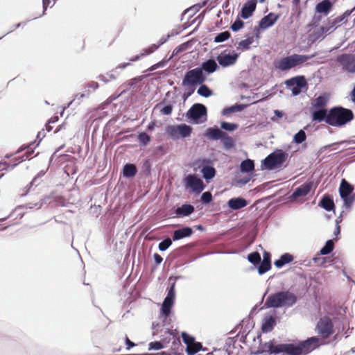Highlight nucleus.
I'll use <instances>...</instances> for the list:
<instances>
[{"instance_id": "bb28decb", "label": "nucleus", "mask_w": 355, "mask_h": 355, "mask_svg": "<svg viewBox=\"0 0 355 355\" xmlns=\"http://www.w3.org/2000/svg\"><path fill=\"white\" fill-rule=\"evenodd\" d=\"M318 206L327 211H333L334 214L336 213V206L331 195L327 193L324 194L319 200Z\"/></svg>"}, {"instance_id": "338daca9", "label": "nucleus", "mask_w": 355, "mask_h": 355, "mask_svg": "<svg viewBox=\"0 0 355 355\" xmlns=\"http://www.w3.org/2000/svg\"><path fill=\"white\" fill-rule=\"evenodd\" d=\"M322 17H324L323 15H315L312 19H311V21L310 22V24H309V26H311V27H317L319 26L320 24V22L322 20Z\"/></svg>"}, {"instance_id": "412c9836", "label": "nucleus", "mask_w": 355, "mask_h": 355, "mask_svg": "<svg viewBox=\"0 0 355 355\" xmlns=\"http://www.w3.org/2000/svg\"><path fill=\"white\" fill-rule=\"evenodd\" d=\"M217 62L216 58L211 57L208 60L202 62L198 67L206 76V78H207V76L213 73L219 68Z\"/></svg>"}, {"instance_id": "39448f33", "label": "nucleus", "mask_w": 355, "mask_h": 355, "mask_svg": "<svg viewBox=\"0 0 355 355\" xmlns=\"http://www.w3.org/2000/svg\"><path fill=\"white\" fill-rule=\"evenodd\" d=\"M329 125L343 127L354 119V114L352 110L338 105L329 109Z\"/></svg>"}, {"instance_id": "a878e982", "label": "nucleus", "mask_w": 355, "mask_h": 355, "mask_svg": "<svg viewBox=\"0 0 355 355\" xmlns=\"http://www.w3.org/2000/svg\"><path fill=\"white\" fill-rule=\"evenodd\" d=\"M193 230L189 226H184L181 228L174 230L172 233L173 241H177L185 238L190 237L193 234Z\"/></svg>"}, {"instance_id": "f3484780", "label": "nucleus", "mask_w": 355, "mask_h": 355, "mask_svg": "<svg viewBox=\"0 0 355 355\" xmlns=\"http://www.w3.org/2000/svg\"><path fill=\"white\" fill-rule=\"evenodd\" d=\"M277 319L275 311L272 314H266L261 323V331L264 334L272 331L277 324Z\"/></svg>"}, {"instance_id": "c756f323", "label": "nucleus", "mask_w": 355, "mask_h": 355, "mask_svg": "<svg viewBox=\"0 0 355 355\" xmlns=\"http://www.w3.org/2000/svg\"><path fill=\"white\" fill-rule=\"evenodd\" d=\"M138 172L137 166L133 163H125L121 171L123 178L128 180L133 179Z\"/></svg>"}, {"instance_id": "cd10ccee", "label": "nucleus", "mask_w": 355, "mask_h": 355, "mask_svg": "<svg viewBox=\"0 0 355 355\" xmlns=\"http://www.w3.org/2000/svg\"><path fill=\"white\" fill-rule=\"evenodd\" d=\"M329 100V94L327 92L320 94L311 103L310 109H327L326 107Z\"/></svg>"}, {"instance_id": "5701e85b", "label": "nucleus", "mask_w": 355, "mask_h": 355, "mask_svg": "<svg viewBox=\"0 0 355 355\" xmlns=\"http://www.w3.org/2000/svg\"><path fill=\"white\" fill-rule=\"evenodd\" d=\"M311 120L316 122L324 121L327 124L329 125L328 121L329 116V110L327 109H310Z\"/></svg>"}, {"instance_id": "ea45409f", "label": "nucleus", "mask_w": 355, "mask_h": 355, "mask_svg": "<svg viewBox=\"0 0 355 355\" xmlns=\"http://www.w3.org/2000/svg\"><path fill=\"white\" fill-rule=\"evenodd\" d=\"M200 351H206V349L203 348L201 343L197 341H195L189 347H187L185 349L187 355H195Z\"/></svg>"}, {"instance_id": "20e7f679", "label": "nucleus", "mask_w": 355, "mask_h": 355, "mask_svg": "<svg viewBox=\"0 0 355 355\" xmlns=\"http://www.w3.org/2000/svg\"><path fill=\"white\" fill-rule=\"evenodd\" d=\"M288 153L282 149H275L261 162V170L273 171L286 168L288 165Z\"/></svg>"}, {"instance_id": "9b49d317", "label": "nucleus", "mask_w": 355, "mask_h": 355, "mask_svg": "<svg viewBox=\"0 0 355 355\" xmlns=\"http://www.w3.org/2000/svg\"><path fill=\"white\" fill-rule=\"evenodd\" d=\"M206 80V76L197 67L186 71L182 81V85L197 87L200 83H205Z\"/></svg>"}, {"instance_id": "13d9d810", "label": "nucleus", "mask_w": 355, "mask_h": 355, "mask_svg": "<svg viewBox=\"0 0 355 355\" xmlns=\"http://www.w3.org/2000/svg\"><path fill=\"white\" fill-rule=\"evenodd\" d=\"M252 178V175H249L248 177H244L243 178L237 179L235 180L234 185L236 187H242L243 186L247 184Z\"/></svg>"}, {"instance_id": "2f4dec72", "label": "nucleus", "mask_w": 355, "mask_h": 355, "mask_svg": "<svg viewBox=\"0 0 355 355\" xmlns=\"http://www.w3.org/2000/svg\"><path fill=\"white\" fill-rule=\"evenodd\" d=\"M247 105L243 103H236L232 105L226 106L221 110V115L227 118L235 112H240L246 108Z\"/></svg>"}, {"instance_id": "69168bd1", "label": "nucleus", "mask_w": 355, "mask_h": 355, "mask_svg": "<svg viewBox=\"0 0 355 355\" xmlns=\"http://www.w3.org/2000/svg\"><path fill=\"white\" fill-rule=\"evenodd\" d=\"M241 326V329L239 334H250V329L253 327L252 322H250V320H248V323L245 324V327H243V324H240L236 326V328H239Z\"/></svg>"}, {"instance_id": "09e8293b", "label": "nucleus", "mask_w": 355, "mask_h": 355, "mask_svg": "<svg viewBox=\"0 0 355 355\" xmlns=\"http://www.w3.org/2000/svg\"><path fill=\"white\" fill-rule=\"evenodd\" d=\"M86 96V94L85 93H82V94H76L75 96H74V98L71 101H69L67 106H65L64 107V109L62 110V111L60 112V115L62 116L63 113H64V111L66 108L67 107H69L71 105H73V103L76 104V105H80V102H81V99L84 97Z\"/></svg>"}, {"instance_id": "a18cd8bd", "label": "nucleus", "mask_w": 355, "mask_h": 355, "mask_svg": "<svg viewBox=\"0 0 355 355\" xmlns=\"http://www.w3.org/2000/svg\"><path fill=\"white\" fill-rule=\"evenodd\" d=\"M231 37V33L229 31H225L216 35L214 38V42L222 43Z\"/></svg>"}, {"instance_id": "a211bd4d", "label": "nucleus", "mask_w": 355, "mask_h": 355, "mask_svg": "<svg viewBox=\"0 0 355 355\" xmlns=\"http://www.w3.org/2000/svg\"><path fill=\"white\" fill-rule=\"evenodd\" d=\"M258 0H247L242 6L239 16L243 19L251 17L256 10Z\"/></svg>"}, {"instance_id": "393cba45", "label": "nucleus", "mask_w": 355, "mask_h": 355, "mask_svg": "<svg viewBox=\"0 0 355 355\" xmlns=\"http://www.w3.org/2000/svg\"><path fill=\"white\" fill-rule=\"evenodd\" d=\"M194 211L195 207L193 205L189 202H184L181 206H178L173 213L176 218H182L191 216Z\"/></svg>"}, {"instance_id": "0e129e2a", "label": "nucleus", "mask_w": 355, "mask_h": 355, "mask_svg": "<svg viewBox=\"0 0 355 355\" xmlns=\"http://www.w3.org/2000/svg\"><path fill=\"white\" fill-rule=\"evenodd\" d=\"M15 162L12 164H9L6 162H1L0 164H2L4 166L3 168V170L10 171V170L14 169L20 163L19 157L15 158Z\"/></svg>"}, {"instance_id": "3c124183", "label": "nucleus", "mask_w": 355, "mask_h": 355, "mask_svg": "<svg viewBox=\"0 0 355 355\" xmlns=\"http://www.w3.org/2000/svg\"><path fill=\"white\" fill-rule=\"evenodd\" d=\"M241 17L238 15L235 21L230 25V29L233 32H238L242 29L245 25V23L241 19Z\"/></svg>"}, {"instance_id": "0eeeda50", "label": "nucleus", "mask_w": 355, "mask_h": 355, "mask_svg": "<svg viewBox=\"0 0 355 355\" xmlns=\"http://www.w3.org/2000/svg\"><path fill=\"white\" fill-rule=\"evenodd\" d=\"M187 121L195 125L202 124L207 121V108L200 103L193 104L184 114Z\"/></svg>"}, {"instance_id": "79ce46f5", "label": "nucleus", "mask_w": 355, "mask_h": 355, "mask_svg": "<svg viewBox=\"0 0 355 355\" xmlns=\"http://www.w3.org/2000/svg\"><path fill=\"white\" fill-rule=\"evenodd\" d=\"M220 130L224 132H234L236 130L239 128V124L236 123H232V122H228L225 121H222L220 123Z\"/></svg>"}, {"instance_id": "4d7b16f0", "label": "nucleus", "mask_w": 355, "mask_h": 355, "mask_svg": "<svg viewBox=\"0 0 355 355\" xmlns=\"http://www.w3.org/2000/svg\"><path fill=\"white\" fill-rule=\"evenodd\" d=\"M213 201L212 194L209 191H205L201 194L200 202L204 205H209Z\"/></svg>"}, {"instance_id": "8fccbe9b", "label": "nucleus", "mask_w": 355, "mask_h": 355, "mask_svg": "<svg viewBox=\"0 0 355 355\" xmlns=\"http://www.w3.org/2000/svg\"><path fill=\"white\" fill-rule=\"evenodd\" d=\"M173 241V239H170L168 236L164 237L158 244L159 250L161 252L166 251L171 246Z\"/></svg>"}, {"instance_id": "7c9ffc66", "label": "nucleus", "mask_w": 355, "mask_h": 355, "mask_svg": "<svg viewBox=\"0 0 355 355\" xmlns=\"http://www.w3.org/2000/svg\"><path fill=\"white\" fill-rule=\"evenodd\" d=\"M224 132L220 128L214 125L206 129L204 136L211 141H217L221 139Z\"/></svg>"}, {"instance_id": "e2e57ef3", "label": "nucleus", "mask_w": 355, "mask_h": 355, "mask_svg": "<svg viewBox=\"0 0 355 355\" xmlns=\"http://www.w3.org/2000/svg\"><path fill=\"white\" fill-rule=\"evenodd\" d=\"M159 48V45H157V44H153L150 45L148 47L143 49V51L141 52V55H148L153 53H154L155 51H157Z\"/></svg>"}, {"instance_id": "f704fd0d", "label": "nucleus", "mask_w": 355, "mask_h": 355, "mask_svg": "<svg viewBox=\"0 0 355 355\" xmlns=\"http://www.w3.org/2000/svg\"><path fill=\"white\" fill-rule=\"evenodd\" d=\"M223 148L225 150H230L235 148L236 141L234 138L230 137L227 132H224L223 137L220 139Z\"/></svg>"}, {"instance_id": "2eb2a0df", "label": "nucleus", "mask_w": 355, "mask_h": 355, "mask_svg": "<svg viewBox=\"0 0 355 355\" xmlns=\"http://www.w3.org/2000/svg\"><path fill=\"white\" fill-rule=\"evenodd\" d=\"M336 62L341 66L343 71L349 73H355V55L342 53L336 59Z\"/></svg>"}, {"instance_id": "052dcab7", "label": "nucleus", "mask_w": 355, "mask_h": 355, "mask_svg": "<svg viewBox=\"0 0 355 355\" xmlns=\"http://www.w3.org/2000/svg\"><path fill=\"white\" fill-rule=\"evenodd\" d=\"M169 60L170 59L168 58V59H163V60H160L159 62H158L156 64H154L151 67H150L148 68V71L149 72H152V71L156 70L157 69L165 67L166 65V64L168 63V62L169 61Z\"/></svg>"}, {"instance_id": "ddd939ff", "label": "nucleus", "mask_w": 355, "mask_h": 355, "mask_svg": "<svg viewBox=\"0 0 355 355\" xmlns=\"http://www.w3.org/2000/svg\"><path fill=\"white\" fill-rule=\"evenodd\" d=\"M315 331L324 339L329 338L334 332V324L330 318L324 316L316 324Z\"/></svg>"}, {"instance_id": "58836bf2", "label": "nucleus", "mask_w": 355, "mask_h": 355, "mask_svg": "<svg viewBox=\"0 0 355 355\" xmlns=\"http://www.w3.org/2000/svg\"><path fill=\"white\" fill-rule=\"evenodd\" d=\"M197 89V94L204 98H209L214 94V92L204 83H200Z\"/></svg>"}, {"instance_id": "49530a36", "label": "nucleus", "mask_w": 355, "mask_h": 355, "mask_svg": "<svg viewBox=\"0 0 355 355\" xmlns=\"http://www.w3.org/2000/svg\"><path fill=\"white\" fill-rule=\"evenodd\" d=\"M248 261L253 265L251 269H254V267L260 262L261 260V255L258 252H252L248 254L247 257Z\"/></svg>"}, {"instance_id": "c85d7f7f", "label": "nucleus", "mask_w": 355, "mask_h": 355, "mask_svg": "<svg viewBox=\"0 0 355 355\" xmlns=\"http://www.w3.org/2000/svg\"><path fill=\"white\" fill-rule=\"evenodd\" d=\"M333 8L332 3L328 0H321L315 7V12L326 17L332 11Z\"/></svg>"}, {"instance_id": "c03bdc74", "label": "nucleus", "mask_w": 355, "mask_h": 355, "mask_svg": "<svg viewBox=\"0 0 355 355\" xmlns=\"http://www.w3.org/2000/svg\"><path fill=\"white\" fill-rule=\"evenodd\" d=\"M191 46V44L189 41L178 45L172 51V53H171L169 59H171L172 58L177 56L179 53L188 50Z\"/></svg>"}, {"instance_id": "dca6fc26", "label": "nucleus", "mask_w": 355, "mask_h": 355, "mask_svg": "<svg viewBox=\"0 0 355 355\" xmlns=\"http://www.w3.org/2000/svg\"><path fill=\"white\" fill-rule=\"evenodd\" d=\"M239 53L228 50H225L216 57V60L222 67H228L236 63L239 58Z\"/></svg>"}, {"instance_id": "37998d69", "label": "nucleus", "mask_w": 355, "mask_h": 355, "mask_svg": "<svg viewBox=\"0 0 355 355\" xmlns=\"http://www.w3.org/2000/svg\"><path fill=\"white\" fill-rule=\"evenodd\" d=\"M137 140L142 147L147 146L151 141V137L145 131L139 132L137 135Z\"/></svg>"}, {"instance_id": "6ab92c4d", "label": "nucleus", "mask_w": 355, "mask_h": 355, "mask_svg": "<svg viewBox=\"0 0 355 355\" xmlns=\"http://www.w3.org/2000/svg\"><path fill=\"white\" fill-rule=\"evenodd\" d=\"M313 182H306L298 187L295 188L291 195V199L295 200L299 198L306 196L313 188Z\"/></svg>"}, {"instance_id": "6e6d98bb", "label": "nucleus", "mask_w": 355, "mask_h": 355, "mask_svg": "<svg viewBox=\"0 0 355 355\" xmlns=\"http://www.w3.org/2000/svg\"><path fill=\"white\" fill-rule=\"evenodd\" d=\"M181 337L183 343L187 345V347H189L192 343L196 341L194 336L189 334L186 331H182L181 333Z\"/></svg>"}, {"instance_id": "de8ad7c7", "label": "nucleus", "mask_w": 355, "mask_h": 355, "mask_svg": "<svg viewBox=\"0 0 355 355\" xmlns=\"http://www.w3.org/2000/svg\"><path fill=\"white\" fill-rule=\"evenodd\" d=\"M306 139V135L304 130L301 129L293 135V142L296 144H301Z\"/></svg>"}, {"instance_id": "4be33fe9", "label": "nucleus", "mask_w": 355, "mask_h": 355, "mask_svg": "<svg viewBox=\"0 0 355 355\" xmlns=\"http://www.w3.org/2000/svg\"><path fill=\"white\" fill-rule=\"evenodd\" d=\"M355 11V7L350 10H347L342 15L336 17L334 19H331L329 17L327 19L330 27L332 28L333 31H335L338 27H339L338 24H345L347 21L348 17L352 15L353 12Z\"/></svg>"}, {"instance_id": "774afa93", "label": "nucleus", "mask_w": 355, "mask_h": 355, "mask_svg": "<svg viewBox=\"0 0 355 355\" xmlns=\"http://www.w3.org/2000/svg\"><path fill=\"white\" fill-rule=\"evenodd\" d=\"M250 49V45L248 43L247 41L243 40L238 43L237 50H240L242 51H248Z\"/></svg>"}, {"instance_id": "e433bc0d", "label": "nucleus", "mask_w": 355, "mask_h": 355, "mask_svg": "<svg viewBox=\"0 0 355 355\" xmlns=\"http://www.w3.org/2000/svg\"><path fill=\"white\" fill-rule=\"evenodd\" d=\"M272 268L271 259L261 260L260 262L254 267L259 275H262L270 270Z\"/></svg>"}, {"instance_id": "bf43d9fd", "label": "nucleus", "mask_w": 355, "mask_h": 355, "mask_svg": "<svg viewBox=\"0 0 355 355\" xmlns=\"http://www.w3.org/2000/svg\"><path fill=\"white\" fill-rule=\"evenodd\" d=\"M185 87V92L182 95V98L184 101H186L189 97H190L195 92L196 87L192 86H183Z\"/></svg>"}, {"instance_id": "b1692460", "label": "nucleus", "mask_w": 355, "mask_h": 355, "mask_svg": "<svg viewBox=\"0 0 355 355\" xmlns=\"http://www.w3.org/2000/svg\"><path fill=\"white\" fill-rule=\"evenodd\" d=\"M249 204L248 200L242 196L233 197L227 202V206L232 211H237L245 207Z\"/></svg>"}, {"instance_id": "1a4fd4ad", "label": "nucleus", "mask_w": 355, "mask_h": 355, "mask_svg": "<svg viewBox=\"0 0 355 355\" xmlns=\"http://www.w3.org/2000/svg\"><path fill=\"white\" fill-rule=\"evenodd\" d=\"M354 186L345 178L340 181L338 193L346 209H350L355 202Z\"/></svg>"}, {"instance_id": "f03ea898", "label": "nucleus", "mask_w": 355, "mask_h": 355, "mask_svg": "<svg viewBox=\"0 0 355 355\" xmlns=\"http://www.w3.org/2000/svg\"><path fill=\"white\" fill-rule=\"evenodd\" d=\"M298 300L297 296L289 290L279 291L271 293L267 297L264 309H279L282 307H292Z\"/></svg>"}, {"instance_id": "473e14b6", "label": "nucleus", "mask_w": 355, "mask_h": 355, "mask_svg": "<svg viewBox=\"0 0 355 355\" xmlns=\"http://www.w3.org/2000/svg\"><path fill=\"white\" fill-rule=\"evenodd\" d=\"M159 109V112L162 115H171L173 110V104L171 103H167V100L166 98H163L159 103H157L154 110Z\"/></svg>"}, {"instance_id": "4c0bfd02", "label": "nucleus", "mask_w": 355, "mask_h": 355, "mask_svg": "<svg viewBox=\"0 0 355 355\" xmlns=\"http://www.w3.org/2000/svg\"><path fill=\"white\" fill-rule=\"evenodd\" d=\"M338 240V238H334L327 240L322 248L320 249L319 254L321 255L329 254L335 248L334 243Z\"/></svg>"}, {"instance_id": "f257e3e1", "label": "nucleus", "mask_w": 355, "mask_h": 355, "mask_svg": "<svg viewBox=\"0 0 355 355\" xmlns=\"http://www.w3.org/2000/svg\"><path fill=\"white\" fill-rule=\"evenodd\" d=\"M261 350H257L254 354L267 353L269 355H306L318 349L320 344L318 336H311L306 340H296L290 343H277L275 339L262 343L261 336H257Z\"/></svg>"}, {"instance_id": "72a5a7b5", "label": "nucleus", "mask_w": 355, "mask_h": 355, "mask_svg": "<svg viewBox=\"0 0 355 355\" xmlns=\"http://www.w3.org/2000/svg\"><path fill=\"white\" fill-rule=\"evenodd\" d=\"M294 259V257L293 254L288 252H284L283 253L279 259H276L274 261V266L277 268H282L285 265L290 263L292 262Z\"/></svg>"}, {"instance_id": "f8f14e48", "label": "nucleus", "mask_w": 355, "mask_h": 355, "mask_svg": "<svg viewBox=\"0 0 355 355\" xmlns=\"http://www.w3.org/2000/svg\"><path fill=\"white\" fill-rule=\"evenodd\" d=\"M285 85L291 89L292 95L294 96L300 95L304 89L307 88V83L305 77L302 75L296 76L285 80Z\"/></svg>"}, {"instance_id": "864d4df0", "label": "nucleus", "mask_w": 355, "mask_h": 355, "mask_svg": "<svg viewBox=\"0 0 355 355\" xmlns=\"http://www.w3.org/2000/svg\"><path fill=\"white\" fill-rule=\"evenodd\" d=\"M166 151L167 148L165 146L162 145L157 146L153 149L152 156L155 159H158L164 155L166 153Z\"/></svg>"}, {"instance_id": "6e6552de", "label": "nucleus", "mask_w": 355, "mask_h": 355, "mask_svg": "<svg viewBox=\"0 0 355 355\" xmlns=\"http://www.w3.org/2000/svg\"><path fill=\"white\" fill-rule=\"evenodd\" d=\"M192 132L193 128L186 123L167 125L165 127V133L173 141L188 138Z\"/></svg>"}, {"instance_id": "aec40b11", "label": "nucleus", "mask_w": 355, "mask_h": 355, "mask_svg": "<svg viewBox=\"0 0 355 355\" xmlns=\"http://www.w3.org/2000/svg\"><path fill=\"white\" fill-rule=\"evenodd\" d=\"M279 17L280 14H276L272 12H269L268 15H264L259 21V28L265 31L272 27L276 24Z\"/></svg>"}, {"instance_id": "5fc2aeb1", "label": "nucleus", "mask_w": 355, "mask_h": 355, "mask_svg": "<svg viewBox=\"0 0 355 355\" xmlns=\"http://www.w3.org/2000/svg\"><path fill=\"white\" fill-rule=\"evenodd\" d=\"M324 38V35H323L322 33L320 32V29L318 28L314 31L312 33L309 35V41L311 43L316 42L317 40H322Z\"/></svg>"}, {"instance_id": "9d476101", "label": "nucleus", "mask_w": 355, "mask_h": 355, "mask_svg": "<svg viewBox=\"0 0 355 355\" xmlns=\"http://www.w3.org/2000/svg\"><path fill=\"white\" fill-rule=\"evenodd\" d=\"M182 184L186 190L195 195H200L205 189L203 180L195 173H189L182 179Z\"/></svg>"}, {"instance_id": "a19ab883", "label": "nucleus", "mask_w": 355, "mask_h": 355, "mask_svg": "<svg viewBox=\"0 0 355 355\" xmlns=\"http://www.w3.org/2000/svg\"><path fill=\"white\" fill-rule=\"evenodd\" d=\"M152 163L146 159L143 161L142 166L141 168L140 175L145 178H149L151 175L152 172Z\"/></svg>"}, {"instance_id": "603ef678", "label": "nucleus", "mask_w": 355, "mask_h": 355, "mask_svg": "<svg viewBox=\"0 0 355 355\" xmlns=\"http://www.w3.org/2000/svg\"><path fill=\"white\" fill-rule=\"evenodd\" d=\"M35 143H36V141H33L25 147V149H27V151L25 153V154L24 155L19 157V162H22L26 159H30L29 157L34 152V148H33V146L35 144Z\"/></svg>"}, {"instance_id": "4468645a", "label": "nucleus", "mask_w": 355, "mask_h": 355, "mask_svg": "<svg viewBox=\"0 0 355 355\" xmlns=\"http://www.w3.org/2000/svg\"><path fill=\"white\" fill-rule=\"evenodd\" d=\"M198 162L200 172L202 175V178L209 182L212 180L216 173V168L214 166L213 162L209 158L199 159Z\"/></svg>"}, {"instance_id": "680f3d73", "label": "nucleus", "mask_w": 355, "mask_h": 355, "mask_svg": "<svg viewBox=\"0 0 355 355\" xmlns=\"http://www.w3.org/2000/svg\"><path fill=\"white\" fill-rule=\"evenodd\" d=\"M164 349V345L159 340H155L148 343V350H160Z\"/></svg>"}, {"instance_id": "423d86ee", "label": "nucleus", "mask_w": 355, "mask_h": 355, "mask_svg": "<svg viewBox=\"0 0 355 355\" xmlns=\"http://www.w3.org/2000/svg\"><path fill=\"white\" fill-rule=\"evenodd\" d=\"M313 56L314 55L293 53L292 55L282 57L278 60H275L273 64L275 69H278L281 71H288L291 69L304 63Z\"/></svg>"}, {"instance_id": "c9c22d12", "label": "nucleus", "mask_w": 355, "mask_h": 355, "mask_svg": "<svg viewBox=\"0 0 355 355\" xmlns=\"http://www.w3.org/2000/svg\"><path fill=\"white\" fill-rule=\"evenodd\" d=\"M239 168L242 173L252 174L254 171V162L250 159H244L241 162Z\"/></svg>"}, {"instance_id": "7ed1b4c3", "label": "nucleus", "mask_w": 355, "mask_h": 355, "mask_svg": "<svg viewBox=\"0 0 355 355\" xmlns=\"http://www.w3.org/2000/svg\"><path fill=\"white\" fill-rule=\"evenodd\" d=\"M182 276L172 277L168 279L170 282L169 286L166 288V296L164 297V301L160 308V315L162 318L164 325L170 324L171 319L170 315L172 312V308L174 306L176 293H175V284L176 280L182 278Z\"/></svg>"}]
</instances>
